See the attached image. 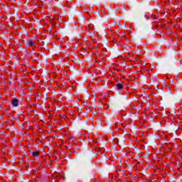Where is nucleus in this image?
Wrapping results in <instances>:
<instances>
[{"mask_svg": "<svg viewBox=\"0 0 182 182\" xmlns=\"http://www.w3.org/2000/svg\"><path fill=\"white\" fill-rule=\"evenodd\" d=\"M11 105H13L14 107H18V105H19V101H18V99H14L11 101Z\"/></svg>", "mask_w": 182, "mask_h": 182, "instance_id": "1", "label": "nucleus"}, {"mask_svg": "<svg viewBox=\"0 0 182 182\" xmlns=\"http://www.w3.org/2000/svg\"><path fill=\"white\" fill-rule=\"evenodd\" d=\"M28 46H29L30 48L32 46H35V42H33V41H32V40H28Z\"/></svg>", "mask_w": 182, "mask_h": 182, "instance_id": "2", "label": "nucleus"}, {"mask_svg": "<svg viewBox=\"0 0 182 182\" xmlns=\"http://www.w3.org/2000/svg\"><path fill=\"white\" fill-rule=\"evenodd\" d=\"M117 89L118 90H120L123 89V83L117 84Z\"/></svg>", "mask_w": 182, "mask_h": 182, "instance_id": "3", "label": "nucleus"}, {"mask_svg": "<svg viewBox=\"0 0 182 182\" xmlns=\"http://www.w3.org/2000/svg\"><path fill=\"white\" fill-rule=\"evenodd\" d=\"M39 154H40V152L38 151L32 153L33 157H38L39 156Z\"/></svg>", "mask_w": 182, "mask_h": 182, "instance_id": "4", "label": "nucleus"}, {"mask_svg": "<svg viewBox=\"0 0 182 182\" xmlns=\"http://www.w3.org/2000/svg\"><path fill=\"white\" fill-rule=\"evenodd\" d=\"M150 66V64H146V68H149Z\"/></svg>", "mask_w": 182, "mask_h": 182, "instance_id": "5", "label": "nucleus"}]
</instances>
